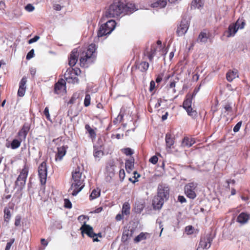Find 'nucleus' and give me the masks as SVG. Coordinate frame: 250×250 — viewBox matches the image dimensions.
<instances>
[{"mask_svg":"<svg viewBox=\"0 0 250 250\" xmlns=\"http://www.w3.org/2000/svg\"><path fill=\"white\" fill-rule=\"evenodd\" d=\"M137 9L134 4L132 3H124L118 0L115 1L107 9L105 13L106 17L113 18L120 15L122 13L127 14L132 13Z\"/></svg>","mask_w":250,"mask_h":250,"instance_id":"f257e3e1","label":"nucleus"},{"mask_svg":"<svg viewBox=\"0 0 250 250\" xmlns=\"http://www.w3.org/2000/svg\"><path fill=\"white\" fill-rule=\"evenodd\" d=\"M71 185L69 191L72 190L71 194L74 196L80 192L84 187V178L82 177V172L80 168L77 167L72 173Z\"/></svg>","mask_w":250,"mask_h":250,"instance_id":"f03ea898","label":"nucleus"},{"mask_svg":"<svg viewBox=\"0 0 250 250\" xmlns=\"http://www.w3.org/2000/svg\"><path fill=\"white\" fill-rule=\"evenodd\" d=\"M96 45L94 43L90 44L85 52L82 53L80 57V65L83 67H87L88 64H91L95 60Z\"/></svg>","mask_w":250,"mask_h":250,"instance_id":"7ed1b4c3","label":"nucleus"},{"mask_svg":"<svg viewBox=\"0 0 250 250\" xmlns=\"http://www.w3.org/2000/svg\"><path fill=\"white\" fill-rule=\"evenodd\" d=\"M29 169V168L28 166L25 164L15 181V188L17 187L18 188V190L21 191L23 189L25 185L26 179L28 174Z\"/></svg>","mask_w":250,"mask_h":250,"instance_id":"20e7f679","label":"nucleus"},{"mask_svg":"<svg viewBox=\"0 0 250 250\" xmlns=\"http://www.w3.org/2000/svg\"><path fill=\"white\" fill-rule=\"evenodd\" d=\"M116 26V22L114 20H110L106 23L101 25L97 32V36L102 37L109 34L114 29Z\"/></svg>","mask_w":250,"mask_h":250,"instance_id":"39448f33","label":"nucleus"},{"mask_svg":"<svg viewBox=\"0 0 250 250\" xmlns=\"http://www.w3.org/2000/svg\"><path fill=\"white\" fill-rule=\"evenodd\" d=\"M192 100L190 95H187L186 99L183 102V107L189 116L192 118H195L197 116V112L191 107Z\"/></svg>","mask_w":250,"mask_h":250,"instance_id":"423d86ee","label":"nucleus"},{"mask_svg":"<svg viewBox=\"0 0 250 250\" xmlns=\"http://www.w3.org/2000/svg\"><path fill=\"white\" fill-rule=\"evenodd\" d=\"M197 186L198 184L194 182L189 183L185 186L184 192L188 198L191 199H194L196 198L195 191Z\"/></svg>","mask_w":250,"mask_h":250,"instance_id":"0eeeda50","label":"nucleus"},{"mask_svg":"<svg viewBox=\"0 0 250 250\" xmlns=\"http://www.w3.org/2000/svg\"><path fill=\"white\" fill-rule=\"evenodd\" d=\"M38 175L42 185H44L46 182L47 169L45 161L42 162L38 167Z\"/></svg>","mask_w":250,"mask_h":250,"instance_id":"6e6552de","label":"nucleus"},{"mask_svg":"<svg viewBox=\"0 0 250 250\" xmlns=\"http://www.w3.org/2000/svg\"><path fill=\"white\" fill-rule=\"evenodd\" d=\"M169 188L166 184H160L158 186L157 188V194L159 197L163 198L165 200L167 201L169 198Z\"/></svg>","mask_w":250,"mask_h":250,"instance_id":"1a4fd4ad","label":"nucleus"},{"mask_svg":"<svg viewBox=\"0 0 250 250\" xmlns=\"http://www.w3.org/2000/svg\"><path fill=\"white\" fill-rule=\"evenodd\" d=\"M212 239L210 234H204L201 237L197 250L200 248L208 249L210 248Z\"/></svg>","mask_w":250,"mask_h":250,"instance_id":"9d476101","label":"nucleus"},{"mask_svg":"<svg viewBox=\"0 0 250 250\" xmlns=\"http://www.w3.org/2000/svg\"><path fill=\"white\" fill-rule=\"evenodd\" d=\"M82 234L85 233L87 234L89 237L93 238L94 242H98L99 240L97 237L96 233L93 231V229L92 227L89 225L83 224L80 228Z\"/></svg>","mask_w":250,"mask_h":250,"instance_id":"9b49d317","label":"nucleus"},{"mask_svg":"<svg viewBox=\"0 0 250 250\" xmlns=\"http://www.w3.org/2000/svg\"><path fill=\"white\" fill-rule=\"evenodd\" d=\"M189 26V21L186 19L183 18L181 20L179 26L177 27L176 33L178 36H182L184 35L187 33Z\"/></svg>","mask_w":250,"mask_h":250,"instance_id":"f8f14e48","label":"nucleus"},{"mask_svg":"<svg viewBox=\"0 0 250 250\" xmlns=\"http://www.w3.org/2000/svg\"><path fill=\"white\" fill-rule=\"evenodd\" d=\"M71 67L68 68L64 74V77L68 83H78L79 79L73 72L70 71Z\"/></svg>","mask_w":250,"mask_h":250,"instance_id":"ddd939ff","label":"nucleus"},{"mask_svg":"<svg viewBox=\"0 0 250 250\" xmlns=\"http://www.w3.org/2000/svg\"><path fill=\"white\" fill-rule=\"evenodd\" d=\"M30 128V125L28 123H25L22 126L21 128L19 130L18 133L19 138L23 140H25L28 132Z\"/></svg>","mask_w":250,"mask_h":250,"instance_id":"4468645a","label":"nucleus"},{"mask_svg":"<svg viewBox=\"0 0 250 250\" xmlns=\"http://www.w3.org/2000/svg\"><path fill=\"white\" fill-rule=\"evenodd\" d=\"M250 220V214L242 212L238 216L236 221L241 225H244Z\"/></svg>","mask_w":250,"mask_h":250,"instance_id":"2eb2a0df","label":"nucleus"},{"mask_svg":"<svg viewBox=\"0 0 250 250\" xmlns=\"http://www.w3.org/2000/svg\"><path fill=\"white\" fill-rule=\"evenodd\" d=\"M78 54L77 49H74L69 58V65L70 67L74 66L78 61Z\"/></svg>","mask_w":250,"mask_h":250,"instance_id":"dca6fc26","label":"nucleus"},{"mask_svg":"<svg viewBox=\"0 0 250 250\" xmlns=\"http://www.w3.org/2000/svg\"><path fill=\"white\" fill-rule=\"evenodd\" d=\"M133 232L134 230L133 229H129L127 228H125L123 232L122 241L125 243L130 239L132 237Z\"/></svg>","mask_w":250,"mask_h":250,"instance_id":"f3484780","label":"nucleus"},{"mask_svg":"<svg viewBox=\"0 0 250 250\" xmlns=\"http://www.w3.org/2000/svg\"><path fill=\"white\" fill-rule=\"evenodd\" d=\"M65 81L63 79H59L54 85V92L60 94L62 89L65 88Z\"/></svg>","mask_w":250,"mask_h":250,"instance_id":"a211bd4d","label":"nucleus"},{"mask_svg":"<svg viewBox=\"0 0 250 250\" xmlns=\"http://www.w3.org/2000/svg\"><path fill=\"white\" fill-rule=\"evenodd\" d=\"M166 200L163 199V198H162L161 197H158V196H156L153 200L152 202V205L153 206V208L155 209H160L163 206L164 202Z\"/></svg>","mask_w":250,"mask_h":250,"instance_id":"6ab92c4d","label":"nucleus"},{"mask_svg":"<svg viewBox=\"0 0 250 250\" xmlns=\"http://www.w3.org/2000/svg\"><path fill=\"white\" fill-rule=\"evenodd\" d=\"M58 151L55 156V161H61L63 157L66 154V148L64 146H62L57 148Z\"/></svg>","mask_w":250,"mask_h":250,"instance_id":"aec40b11","label":"nucleus"},{"mask_svg":"<svg viewBox=\"0 0 250 250\" xmlns=\"http://www.w3.org/2000/svg\"><path fill=\"white\" fill-rule=\"evenodd\" d=\"M238 70L236 69H234L232 70H229L226 74L227 80L229 82H231L235 78H238Z\"/></svg>","mask_w":250,"mask_h":250,"instance_id":"412c9836","label":"nucleus"},{"mask_svg":"<svg viewBox=\"0 0 250 250\" xmlns=\"http://www.w3.org/2000/svg\"><path fill=\"white\" fill-rule=\"evenodd\" d=\"M238 28H237L234 23L230 24L228 28V30L225 32V34L227 33V37L229 38L232 36H234L235 33L238 31Z\"/></svg>","mask_w":250,"mask_h":250,"instance_id":"4be33fe9","label":"nucleus"},{"mask_svg":"<svg viewBox=\"0 0 250 250\" xmlns=\"http://www.w3.org/2000/svg\"><path fill=\"white\" fill-rule=\"evenodd\" d=\"M167 4V0H155L151 4V6L153 8H164Z\"/></svg>","mask_w":250,"mask_h":250,"instance_id":"5701e85b","label":"nucleus"},{"mask_svg":"<svg viewBox=\"0 0 250 250\" xmlns=\"http://www.w3.org/2000/svg\"><path fill=\"white\" fill-rule=\"evenodd\" d=\"M232 107L230 103L227 102L223 105L222 113L224 114L225 116L231 114L232 113Z\"/></svg>","mask_w":250,"mask_h":250,"instance_id":"b1692460","label":"nucleus"},{"mask_svg":"<svg viewBox=\"0 0 250 250\" xmlns=\"http://www.w3.org/2000/svg\"><path fill=\"white\" fill-rule=\"evenodd\" d=\"M166 143L167 148H171L174 144V138L170 133H167L166 135Z\"/></svg>","mask_w":250,"mask_h":250,"instance_id":"393cba45","label":"nucleus"},{"mask_svg":"<svg viewBox=\"0 0 250 250\" xmlns=\"http://www.w3.org/2000/svg\"><path fill=\"white\" fill-rule=\"evenodd\" d=\"M145 207V202L143 201H138L136 202L134 207L135 212L138 213H141Z\"/></svg>","mask_w":250,"mask_h":250,"instance_id":"a878e982","label":"nucleus"},{"mask_svg":"<svg viewBox=\"0 0 250 250\" xmlns=\"http://www.w3.org/2000/svg\"><path fill=\"white\" fill-rule=\"evenodd\" d=\"M125 165L127 172L130 173L134 167V158H132L126 160Z\"/></svg>","mask_w":250,"mask_h":250,"instance_id":"bb28decb","label":"nucleus"},{"mask_svg":"<svg viewBox=\"0 0 250 250\" xmlns=\"http://www.w3.org/2000/svg\"><path fill=\"white\" fill-rule=\"evenodd\" d=\"M156 49L155 46L152 45L151 47L150 50L149 51H145L144 52V54L145 55H146L148 57L149 61L150 62H151L153 60V57L154 56V55L156 54Z\"/></svg>","mask_w":250,"mask_h":250,"instance_id":"cd10ccee","label":"nucleus"},{"mask_svg":"<svg viewBox=\"0 0 250 250\" xmlns=\"http://www.w3.org/2000/svg\"><path fill=\"white\" fill-rule=\"evenodd\" d=\"M208 39V36L207 33L205 32H201L197 39V41L201 43H206L207 42Z\"/></svg>","mask_w":250,"mask_h":250,"instance_id":"c85d7f7f","label":"nucleus"},{"mask_svg":"<svg viewBox=\"0 0 250 250\" xmlns=\"http://www.w3.org/2000/svg\"><path fill=\"white\" fill-rule=\"evenodd\" d=\"M149 65V63L146 62H142L136 64L137 68L143 72H146L147 71Z\"/></svg>","mask_w":250,"mask_h":250,"instance_id":"c756f323","label":"nucleus"},{"mask_svg":"<svg viewBox=\"0 0 250 250\" xmlns=\"http://www.w3.org/2000/svg\"><path fill=\"white\" fill-rule=\"evenodd\" d=\"M195 142L191 139H189L188 137H185L182 141V145L184 146H186L188 147H190Z\"/></svg>","mask_w":250,"mask_h":250,"instance_id":"7c9ffc66","label":"nucleus"},{"mask_svg":"<svg viewBox=\"0 0 250 250\" xmlns=\"http://www.w3.org/2000/svg\"><path fill=\"white\" fill-rule=\"evenodd\" d=\"M85 128L88 132L89 136L91 139H95L96 137L95 131L92 129L89 125L87 124L85 125Z\"/></svg>","mask_w":250,"mask_h":250,"instance_id":"2f4dec72","label":"nucleus"},{"mask_svg":"<svg viewBox=\"0 0 250 250\" xmlns=\"http://www.w3.org/2000/svg\"><path fill=\"white\" fill-rule=\"evenodd\" d=\"M22 140L19 138V139H14L11 143V148L13 149H15L21 146Z\"/></svg>","mask_w":250,"mask_h":250,"instance_id":"473e14b6","label":"nucleus"},{"mask_svg":"<svg viewBox=\"0 0 250 250\" xmlns=\"http://www.w3.org/2000/svg\"><path fill=\"white\" fill-rule=\"evenodd\" d=\"M130 207L128 203L125 202L123 205L122 214L124 215H128L130 213Z\"/></svg>","mask_w":250,"mask_h":250,"instance_id":"72a5a7b5","label":"nucleus"},{"mask_svg":"<svg viewBox=\"0 0 250 250\" xmlns=\"http://www.w3.org/2000/svg\"><path fill=\"white\" fill-rule=\"evenodd\" d=\"M148 235L147 233L141 232L139 235L137 236L134 239L135 243H138L142 240H146V235Z\"/></svg>","mask_w":250,"mask_h":250,"instance_id":"f704fd0d","label":"nucleus"},{"mask_svg":"<svg viewBox=\"0 0 250 250\" xmlns=\"http://www.w3.org/2000/svg\"><path fill=\"white\" fill-rule=\"evenodd\" d=\"M100 193H101V190L100 189H99V188L94 189L92 190V191L89 196L90 199L91 200H94V199L97 198V197L100 196Z\"/></svg>","mask_w":250,"mask_h":250,"instance_id":"c9c22d12","label":"nucleus"},{"mask_svg":"<svg viewBox=\"0 0 250 250\" xmlns=\"http://www.w3.org/2000/svg\"><path fill=\"white\" fill-rule=\"evenodd\" d=\"M4 221L8 223V222H9V221L11 218V212H10L9 208H7L6 207L4 209Z\"/></svg>","mask_w":250,"mask_h":250,"instance_id":"e433bc0d","label":"nucleus"},{"mask_svg":"<svg viewBox=\"0 0 250 250\" xmlns=\"http://www.w3.org/2000/svg\"><path fill=\"white\" fill-rule=\"evenodd\" d=\"M234 25H235L238 29H243L245 25V21L242 19H238L236 23H234Z\"/></svg>","mask_w":250,"mask_h":250,"instance_id":"4c0bfd02","label":"nucleus"},{"mask_svg":"<svg viewBox=\"0 0 250 250\" xmlns=\"http://www.w3.org/2000/svg\"><path fill=\"white\" fill-rule=\"evenodd\" d=\"M90 100L91 97L89 94H86L84 100V105L85 106L87 107L89 106L90 104Z\"/></svg>","mask_w":250,"mask_h":250,"instance_id":"58836bf2","label":"nucleus"},{"mask_svg":"<svg viewBox=\"0 0 250 250\" xmlns=\"http://www.w3.org/2000/svg\"><path fill=\"white\" fill-rule=\"evenodd\" d=\"M27 83V78L26 76H23L19 83V87L21 88L26 87V83Z\"/></svg>","mask_w":250,"mask_h":250,"instance_id":"ea45409f","label":"nucleus"},{"mask_svg":"<svg viewBox=\"0 0 250 250\" xmlns=\"http://www.w3.org/2000/svg\"><path fill=\"white\" fill-rule=\"evenodd\" d=\"M194 229V228L192 226H188L186 227L185 231L188 234H192L193 233Z\"/></svg>","mask_w":250,"mask_h":250,"instance_id":"a19ab883","label":"nucleus"},{"mask_svg":"<svg viewBox=\"0 0 250 250\" xmlns=\"http://www.w3.org/2000/svg\"><path fill=\"white\" fill-rule=\"evenodd\" d=\"M123 151L127 156L131 155L133 154V150L129 147L124 148Z\"/></svg>","mask_w":250,"mask_h":250,"instance_id":"79ce46f5","label":"nucleus"},{"mask_svg":"<svg viewBox=\"0 0 250 250\" xmlns=\"http://www.w3.org/2000/svg\"><path fill=\"white\" fill-rule=\"evenodd\" d=\"M26 87L21 88L19 87L18 91V95L20 97H23L25 93Z\"/></svg>","mask_w":250,"mask_h":250,"instance_id":"37998d69","label":"nucleus"},{"mask_svg":"<svg viewBox=\"0 0 250 250\" xmlns=\"http://www.w3.org/2000/svg\"><path fill=\"white\" fill-rule=\"evenodd\" d=\"M14 241H15L14 238L11 239L10 240L9 242L7 243L5 250H10V249L11 247V246L14 243Z\"/></svg>","mask_w":250,"mask_h":250,"instance_id":"c03bdc74","label":"nucleus"},{"mask_svg":"<svg viewBox=\"0 0 250 250\" xmlns=\"http://www.w3.org/2000/svg\"><path fill=\"white\" fill-rule=\"evenodd\" d=\"M242 124V121H240L238 123H237V124L234 126V127L233 129V131L234 132H237L238 131H239V130Z\"/></svg>","mask_w":250,"mask_h":250,"instance_id":"a18cd8bd","label":"nucleus"},{"mask_svg":"<svg viewBox=\"0 0 250 250\" xmlns=\"http://www.w3.org/2000/svg\"><path fill=\"white\" fill-rule=\"evenodd\" d=\"M64 201V207L67 208H72V204L71 202L67 199H65Z\"/></svg>","mask_w":250,"mask_h":250,"instance_id":"49530a36","label":"nucleus"},{"mask_svg":"<svg viewBox=\"0 0 250 250\" xmlns=\"http://www.w3.org/2000/svg\"><path fill=\"white\" fill-rule=\"evenodd\" d=\"M78 98V94L77 93L74 94L68 103L70 104H74L75 103V101Z\"/></svg>","mask_w":250,"mask_h":250,"instance_id":"de8ad7c7","label":"nucleus"},{"mask_svg":"<svg viewBox=\"0 0 250 250\" xmlns=\"http://www.w3.org/2000/svg\"><path fill=\"white\" fill-rule=\"evenodd\" d=\"M134 177L133 178H135V180L132 181L131 178H129V181H131L132 183H134L138 181L137 178L140 177V175L138 173V172L136 171H134L133 172Z\"/></svg>","mask_w":250,"mask_h":250,"instance_id":"09e8293b","label":"nucleus"},{"mask_svg":"<svg viewBox=\"0 0 250 250\" xmlns=\"http://www.w3.org/2000/svg\"><path fill=\"white\" fill-rule=\"evenodd\" d=\"M34 50L33 49H31L27 54L26 59L27 60H30L32 58L34 57Z\"/></svg>","mask_w":250,"mask_h":250,"instance_id":"8fccbe9b","label":"nucleus"},{"mask_svg":"<svg viewBox=\"0 0 250 250\" xmlns=\"http://www.w3.org/2000/svg\"><path fill=\"white\" fill-rule=\"evenodd\" d=\"M158 157H157L156 156L154 155V156H153L151 157L149 159V161L151 163H152V164H153L155 165V164H156L157 163V162H158Z\"/></svg>","mask_w":250,"mask_h":250,"instance_id":"3c124183","label":"nucleus"},{"mask_svg":"<svg viewBox=\"0 0 250 250\" xmlns=\"http://www.w3.org/2000/svg\"><path fill=\"white\" fill-rule=\"evenodd\" d=\"M70 71L71 72H73L74 74H75V75H76V76H78L81 73V70L78 68H72L71 67Z\"/></svg>","mask_w":250,"mask_h":250,"instance_id":"603ef678","label":"nucleus"},{"mask_svg":"<svg viewBox=\"0 0 250 250\" xmlns=\"http://www.w3.org/2000/svg\"><path fill=\"white\" fill-rule=\"evenodd\" d=\"M119 177L121 181H123L125 177V172L123 169H120L119 171Z\"/></svg>","mask_w":250,"mask_h":250,"instance_id":"864d4df0","label":"nucleus"},{"mask_svg":"<svg viewBox=\"0 0 250 250\" xmlns=\"http://www.w3.org/2000/svg\"><path fill=\"white\" fill-rule=\"evenodd\" d=\"M25 8L28 12H31L34 10V7L31 4H28Z\"/></svg>","mask_w":250,"mask_h":250,"instance_id":"5fc2aeb1","label":"nucleus"},{"mask_svg":"<svg viewBox=\"0 0 250 250\" xmlns=\"http://www.w3.org/2000/svg\"><path fill=\"white\" fill-rule=\"evenodd\" d=\"M40 38V37L38 36H34V38L30 39L29 41H28V43L29 44H31L34 42H37Z\"/></svg>","mask_w":250,"mask_h":250,"instance_id":"6e6d98bb","label":"nucleus"},{"mask_svg":"<svg viewBox=\"0 0 250 250\" xmlns=\"http://www.w3.org/2000/svg\"><path fill=\"white\" fill-rule=\"evenodd\" d=\"M44 115L47 120H50V115L49 113V109L47 107H46L43 111Z\"/></svg>","mask_w":250,"mask_h":250,"instance_id":"4d7b16f0","label":"nucleus"},{"mask_svg":"<svg viewBox=\"0 0 250 250\" xmlns=\"http://www.w3.org/2000/svg\"><path fill=\"white\" fill-rule=\"evenodd\" d=\"M103 155V152L101 150L95 151L94 153L95 157L99 158Z\"/></svg>","mask_w":250,"mask_h":250,"instance_id":"13d9d810","label":"nucleus"},{"mask_svg":"<svg viewBox=\"0 0 250 250\" xmlns=\"http://www.w3.org/2000/svg\"><path fill=\"white\" fill-rule=\"evenodd\" d=\"M114 167H115L114 162L113 160H112V161H110V162H109V163H108L107 167V168L110 167V168L112 170H114Z\"/></svg>","mask_w":250,"mask_h":250,"instance_id":"bf43d9fd","label":"nucleus"},{"mask_svg":"<svg viewBox=\"0 0 250 250\" xmlns=\"http://www.w3.org/2000/svg\"><path fill=\"white\" fill-rule=\"evenodd\" d=\"M155 87V83L154 81H151L150 83L149 91L152 92Z\"/></svg>","mask_w":250,"mask_h":250,"instance_id":"052dcab7","label":"nucleus"},{"mask_svg":"<svg viewBox=\"0 0 250 250\" xmlns=\"http://www.w3.org/2000/svg\"><path fill=\"white\" fill-rule=\"evenodd\" d=\"M178 201L180 202L181 203H186L187 200L186 198L183 196L179 195L178 197Z\"/></svg>","mask_w":250,"mask_h":250,"instance_id":"680f3d73","label":"nucleus"},{"mask_svg":"<svg viewBox=\"0 0 250 250\" xmlns=\"http://www.w3.org/2000/svg\"><path fill=\"white\" fill-rule=\"evenodd\" d=\"M163 76V74L158 75L156 79V82L157 83H160L162 81Z\"/></svg>","mask_w":250,"mask_h":250,"instance_id":"e2e57ef3","label":"nucleus"},{"mask_svg":"<svg viewBox=\"0 0 250 250\" xmlns=\"http://www.w3.org/2000/svg\"><path fill=\"white\" fill-rule=\"evenodd\" d=\"M21 223V217L20 216H16L15 221V225L16 226H19Z\"/></svg>","mask_w":250,"mask_h":250,"instance_id":"0e129e2a","label":"nucleus"},{"mask_svg":"<svg viewBox=\"0 0 250 250\" xmlns=\"http://www.w3.org/2000/svg\"><path fill=\"white\" fill-rule=\"evenodd\" d=\"M53 7L55 10L57 11H60L62 9V6L60 4H55Z\"/></svg>","mask_w":250,"mask_h":250,"instance_id":"69168bd1","label":"nucleus"},{"mask_svg":"<svg viewBox=\"0 0 250 250\" xmlns=\"http://www.w3.org/2000/svg\"><path fill=\"white\" fill-rule=\"evenodd\" d=\"M123 215L124 214H118L116 215V219L117 220V221H120L122 219H123Z\"/></svg>","mask_w":250,"mask_h":250,"instance_id":"338daca9","label":"nucleus"},{"mask_svg":"<svg viewBox=\"0 0 250 250\" xmlns=\"http://www.w3.org/2000/svg\"><path fill=\"white\" fill-rule=\"evenodd\" d=\"M36 69L34 68H31L30 69V73L31 74V75L34 77L36 74Z\"/></svg>","mask_w":250,"mask_h":250,"instance_id":"774afa93","label":"nucleus"}]
</instances>
